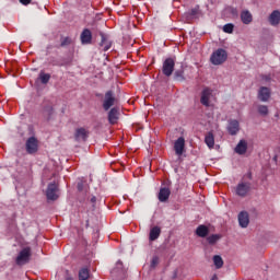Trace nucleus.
<instances>
[{
	"instance_id": "obj_13",
	"label": "nucleus",
	"mask_w": 280,
	"mask_h": 280,
	"mask_svg": "<svg viewBox=\"0 0 280 280\" xmlns=\"http://www.w3.org/2000/svg\"><path fill=\"white\" fill-rule=\"evenodd\" d=\"M174 151L177 156H183V152H185V138L179 137L174 143Z\"/></svg>"
},
{
	"instance_id": "obj_15",
	"label": "nucleus",
	"mask_w": 280,
	"mask_h": 280,
	"mask_svg": "<svg viewBox=\"0 0 280 280\" xmlns=\"http://www.w3.org/2000/svg\"><path fill=\"white\" fill-rule=\"evenodd\" d=\"M74 139L75 141H86L89 139V130L84 129V127L75 129Z\"/></svg>"
},
{
	"instance_id": "obj_1",
	"label": "nucleus",
	"mask_w": 280,
	"mask_h": 280,
	"mask_svg": "<svg viewBox=\"0 0 280 280\" xmlns=\"http://www.w3.org/2000/svg\"><path fill=\"white\" fill-rule=\"evenodd\" d=\"M226 60H229V52L223 48L214 50L210 56V62L211 65H214V67L224 65Z\"/></svg>"
},
{
	"instance_id": "obj_6",
	"label": "nucleus",
	"mask_w": 280,
	"mask_h": 280,
	"mask_svg": "<svg viewBox=\"0 0 280 280\" xmlns=\"http://www.w3.org/2000/svg\"><path fill=\"white\" fill-rule=\"evenodd\" d=\"M27 154H36L38 152V139L36 137H30L25 143Z\"/></svg>"
},
{
	"instance_id": "obj_35",
	"label": "nucleus",
	"mask_w": 280,
	"mask_h": 280,
	"mask_svg": "<svg viewBox=\"0 0 280 280\" xmlns=\"http://www.w3.org/2000/svg\"><path fill=\"white\" fill-rule=\"evenodd\" d=\"M20 3H22V5H30V3H32V0H20Z\"/></svg>"
},
{
	"instance_id": "obj_40",
	"label": "nucleus",
	"mask_w": 280,
	"mask_h": 280,
	"mask_svg": "<svg viewBox=\"0 0 280 280\" xmlns=\"http://www.w3.org/2000/svg\"><path fill=\"white\" fill-rule=\"evenodd\" d=\"M248 178H253V174L249 173V174H248Z\"/></svg>"
},
{
	"instance_id": "obj_27",
	"label": "nucleus",
	"mask_w": 280,
	"mask_h": 280,
	"mask_svg": "<svg viewBox=\"0 0 280 280\" xmlns=\"http://www.w3.org/2000/svg\"><path fill=\"white\" fill-rule=\"evenodd\" d=\"M213 264H214L217 270H220V268H222V266H224V260L222 259V256L214 255L213 256Z\"/></svg>"
},
{
	"instance_id": "obj_10",
	"label": "nucleus",
	"mask_w": 280,
	"mask_h": 280,
	"mask_svg": "<svg viewBox=\"0 0 280 280\" xmlns=\"http://www.w3.org/2000/svg\"><path fill=\"white\" fill-rule=\"evenodd\" d=\"M211 95H213V92L211 91V89L209 88H205L201 92V98L200 102L202 104V106H210V100H211Z\"/></svg>"
},
{
	"instance_id": "obj_12",
	"label": "nucleus",
	"mask_w": 280,
	"mask_h": 280,
	"mask_svg": "<svg viewBox=\"0 0 280 280\" xmlns=\"http://www.w3.org/2000/svg\"><path fill=\"white\" fill-rule=\"evenodd\" d=\"M198 16H200V5H196L195 8L184 13L186 21H194V19H198Z\"/></svg>"
},
{
	"instance_id": "obj_31",
	"label": "nucleus",
	"mask_w": 280,
	"mask_h": 280,
	"mask_svg": "<svg viewBox=\"0 0 280 280\" xmlns=\"http://www.w3.org/2000/svg\"><path fill=\"white\" fill-rule=\"evenodd\" d=\"M174 78L175 80H177V82H183L185 80V71L183 70L175 71Z\"/></svg>"
},
{
	"instance_id": "obj_32",
	"label": "nucleus",
	"mask_w": 280,
	"mask_h": 280,
	"mask_svg": "<svg viewBox=\"0 0 280 280\" xmlns=\"http://www.w3.org/2000/svg\"><path fill=\"white\" fill-rule=\"evenodd\" d=\"M234 25L229 23V24H225L223 26V32H225V34H233V30H234Z\"/></svg>"
},
{
	"instance_id": "obj_16",
	"label": "nucleus",
	"mask_w": 280,
	"mask_h": 280,
	"mask_svg": "<svg viewBox=\"0 0 280 280\" xmlns=\"http://www.w3.org/2000/svg\"><path fill=\"white\" fill-rule=\"evenodd\" d=\"M270 95H272V93L270 92L269 88L261 86L258 90V100L260 102H268V100H270Z\"/></svg>"
},
{
	"instance_id": "obj_34",
	"label": "nucleus",
	"mask_w": 280,
	"mask_h": 280,
	"mask_svg": "<svg viewBox=\"0 0 280 280\" xmlns=\"http://www.w3.org/2000/svg\"><path fill=\"white\" fill-rule=\"evenodd\" d=\"M70 44H71V37H65L63 39H61L60 47H67Z\"/></svg>"
},
{
	"instance_id": "obj_14",
	"label": "nucleus",
	"mask_w": 280,
	"mask_h": 280,
	"mask_svg": "<svg viewBox=\"0 0 280 280\" xmlns=\"http://www.w3.org/2000/svg\"><path fill=\"white\" fill-rule=\"evenodd\" d=\"M228 132L232 137H235V135H237V132H240V121H237L236 119L229 120Z\"/></svg>"
},
{
	"instance_id": "obj_9",
	"label": "nucleus",
	"mask_w": 280,
	"mask_h": 280,
	"mask_svg": "<svg viewBox=\"0 0 280 280\" xmlns=\"http://www.w3.org/2000/svg\"><path fill=\"white\" fill-rule=\"evenodd\" d=\"M81 45H91L93 43V33L89 28H84L80 35Z\"/></svg>"
},
{
	"instance_id": "obj_30",
	"label": "nucleus",
	"mask_w": 280,
	"mask_h": 280,
	"mask_svg": "<svg viewBox=\"0 0 280 280\" xmlns=\"http://www.w3.org/2000/svg\"><path fill=\"white\" fill-rule=\"evenodd\" d=\"M257 110H258L259 115H261V117H267V115L269 113L267 105H258Z\"/></svg>"
},
{
	"instance_id": "obj_3",
	"label": "nucleus",
	"mask_w": 280,
	"mask_h": 280,
	"mask_svg": "<svg viewBox=\"0 0 280 280\" xmlns=\"http://www.w3.org/2000/svg\"><path fill=\"white\" fill-rule=\"evenodd\" d=\"M115 102H117V98H115V92L112 90L107 91L103 100V109L110 110V108L115 106Z\"/></svg>"
},
{
	"instance_id": "obj_20",
	"label": "nucleus",
	"mask_w": 280,
	"mask_h": 280,
	"mask_svg": "<svg viewBox=\"0 0 280 280\" xmlns=\"http://www.w3.org/2000/svg\"><path fill=\"white\" fill-rule=\"evenodd\" d=\"M269 23L273 27H276V25H279V23H280V11L279 10H275L273 12H271V14L269 15Z\"/></svg>"
},
{
	"instance_id": "obj_24",
	"label": "nucleus",
	"mask_w": 280,
	"mask_h": 280,
	"mask_svg": "<svg viewBox=\"0 0 280 280\" xmlns=\"http://www.w3.org/2000/svg\"><path fill=\"white\" fill-rule=\"evenodd\" d=\"M102 40H101V47L103 49V51H108V49H110V47L113 46V44L110 42H108V39H106V36H104V34H101Z\"/></svg>"
},
{
	"instance_id": "obj_28",
	"label": "nucleus",
	"mask_w": 280,
	"mask_h": 280,
	"mask_svg": "<svg viewBox=\"0 0 280 280\" xmlns=\"http://www.w3.org/2000/svg\"><path fill=\"white\" fill-rule=\"evenodd\" d=\"M39 80H40L42 84H49V80H51V74L40 71Z\"/></svg>"
},
{
	"instance_id": "obj_11",
	"label": "nucleus",
	"mask_w": 280,
	"mask_h": 280,
	"mask_svg": "<svg viewBox=\"0 0 280 280\" xmlns=\"http://www.w3.org/2000/svg\"><path fill=\"white\" fill-rule=\"evenodd\" d=\"M238 224L241 229H247L248 224H250V217L248 215V212L241 211L238 213Z\"/></svg>"
},
{
	"instance_id": "obj_18",
	"label": "nucleus",
	"mask_w": 280,
	"mask_h": 280,
	"mask_svg": "<svg viewBox=\"0 0 280 280\" xmlns=\"http://www.w3.org/2000/svg\"><path fill=\"white\" fill-rule=\"evenodd\" d=\"M241 21L244 25H250L253 23V13L248 10H244L241 12Z\"/></svg>"
},
{
	"instance_id": "obj_2",
	"label": "nucleus",
	"mask_w": 280,
	"mask_h": 280,
	"mask_svg": "<svg viewBox=\"0 0 280 280\" xmlns=\"http://www.w3.org/2000/svg\"><path fill=\"white\" fill-rule=\"evenodd\" d=\"M46 197L47 200L56 201L58 198H60V189L58 188V184L50 183L48 184L47 190H46Z\"/></svg>"
},
{
	"instance_id": "obj_38",
	"label": "nucleus",
	"mask_w": 280,
	"mask_h": 280,
	"mask_svg": "<svg viewBox=\"0 0 280 280\" xmlns=\"http://www.w3.org/2000/svg\"><path fill=\"white\" fill-rule=\"evenodd\" d=\"M210 280H218V275L214 273Z\"/></svg>"
},
{
	"instance_id": "obj_25",
	"label": "nucleus",
	"mask_w": 280,
	"mask_h": 280,
	"mask_svg": "<svg viewBox=\"0 0 280 280\" xmlns=\"http://www.w3.org/2000/svg\"><path fill=\"white\" fill-rule=\"evenodd\" d=\"M205 143L210 148V150L215 145V138L213 137V133L209 132L205 138Z\"/></svg>"
},
{
	"instance_id": "obj_39",
	"label": "nucleus",
	"mask_w": 280,
	"mask_h": 280,
	"mask_svg": "<svg viewBox=\"0 0 280 280\" xmlns=\"http://www.w3.org/2000/svg\"><path fill=\"white\" fill-rule=\"evenodd\" d=\"M66 280H73V278L72 277H67Z\"/></svg>"
},
{
	"instance_id": "obj_36",
	"label": "nucleus",
	"mask_w": 280,
	"mask_h": 280,
	"mask_svg": "<svg viewBox=\"0 0 280 280\" xmlns=\"http://www.w3.org/2000/svg\"><path fill=\"white\" fill-rule=\"evenodd\" d=\"M77 187H78L79 191H82V189H84V184L79 183Z\"/></svg>"
},
{
	"instance_id": "obj_7",
	"label": "nucleus",
	"mask_w": 280,
	"mask_h": 280,
	"mask_svg": "<svg viewBox=\"0 0 280 280\" xmlns=\"http://www.w3.org/2000/svg\"><path fill=\"white\" fill-rule=\"evenodd\" d=\"M235 191L236 196H240L241 198H246V196H248V191H250V183L243 182L237 184Z\"/></svg>"
},
{
	"instance_id": "obj_23",
	"label": "nucleus",
	"mask_w": 280,
	"mask_h": 280,
	"mask_svg": "<svg viewBox=\"0 0 280 280\" xmlns=\"http://www.w3.org/2000/svg\"><path fill=\"white\" fill-rule=\"evenodd\" d=\"M42 113L44 117H46L47 119H51V115H54V106L51 104L44 105Z\"/></svg>"
},
{
	"instance_id": "obj_4",
	"label": "nucleus",
	"mask_w": 280,
	"mask_h": 280,
	"mask_svg": "<svg viewBox=\"0 0 280 280\" xmlns=\"http://www.w3.org/2000/svg\"><path fill=\"white\" fill-rule=\"evenodd\" d=\"M30 257H32V248L31 247H24L20 254L18 255L15 261L18 266H23L30 261Z\"/></svg>"
},
{
	"instance_id": "obj_26",
	"label": "nucleus",
	"mask_w": 280,
	"mask_h": 280,
	"mask_svg": "<svg viewBox=\"0 0 280 280\" xmlns=\"http://www.w3.org/2000/svg\"><path fill=\"white\" fill-rule=\"evenodd\" d=\"M220 240H222V236L220 234H212L207 237V242L208 244H210V246H213V244H218Z\"/></svg>"
},
{
	"instance_id": "obj_37",
	"label": "nucleus",
	"mask_w": 280,
	"mask_h": 280,
	"mask_svg": "<svg viewBox=\"0 0 280 280\" xmlns=\"http://www.w3.org/2000/svg\"><path fill=\"white\" fill-rule=\"evenodd\" d=\"M91 202H97V198L96 197H92L91 198Z\"/></svg>"
},
{
	"instance_id": "obj_17",
	"label": "nucleus",
	"mask_w": 280,
	"mask_h": 280,
	"mask_svg": "<svg viewBox=\"0 0 280 280\" xmlns=\"http://www.w3.org/2000/svg\"><path fill=\"white\" fill-rule=\"evenodd\" d=\"M170 196H172V190L167 187L160 188L158 198L160 202H167L170 200Z\"/></svg>"
},
{
	"instance_id": "obj_33",
	"label": "nucleus",
	"mask_w": 280,
	"mask_h": 280,
	"mask_svg": "<svg viewBox=\"0 0 280 280\" xmlns=\"http://www.w3.org/2000/svg\"><path fill=\"white\" fill-rule=\"evenodd\" d=\"M160 259L159 256H153L151 259L150 268L154 269L156 266H159Z\"/></svg>"
},
{
	"instance_id": "obj_8",
	"label": "nucleus",
	"mask_w": 280,
	"mask_h": 280,
	"mask_svg": "<svg viewBox=\"0 0 280 280\" xmlns=\"http://www.w3.org/2000/svg\"><path fill=\"white\" fill-rule=\"evenodd\" d=\"M119 115H120L119 107H113L109 109L107 114V119L110 126H115V124L119 121Z\"/></svg>"
},
{
	"instance_id": "obj_21",
	"label": "nucleus",
	"mask_w": 280,
	"mask_h": 280,
	"mask_svg": "<svg viewBox=\"0 0 280 280\" xmlns=\"http://www.w3.org/2000/svg\"><path fill=\"white\" fill-rule=\"evenodd\" d=\"M159 237H161V229L159 226H153L150 230L149 240L150 242H155V240H159Z\"/></svg>"
},
{
	"instance_id": "obj_29",
	"label": "nucleus",
	"mask_w": 280,
	"mask_h": 280,
	"mask_svg": "<svg viewBox=\"0 0 280 280\" xmlns=\"http://www.w3.org/2000/svg\"><path fill=\"white\" fill-rule=\"evenodd\" d=\"M90 272L88 268H82L79 271V280H89Z\"/></svg>"
},
{
	"instance_id": "obj_5",
	"label": "nucleus",
	"mask_w": 280,
	"mask_h": 280,
	"mask_svg": "<svg viewBox=\"0 0 280 280\" xmlns=\"http://www.w3.org/2000/svg\"><path fill=\"white\" fill-rule=\"evenodd\" d=\"M174 67H176V61L172 58H166L162 66V72L166 78H170L174 73Z\"/></svg>"
},
{
	"instance_id": "obj_19",
	"label": "nucleus",
	"mask_w": 280,
	"mask_h": 280,
	"mask_svg": "<svg viewBox=\"0 0 280 280\" xmlns=\"http://www.w3.org/2000/svg\"><path fill=\"white\" fill-rule=\"evenodd\" d=\"M248 150V142H246V140H240V142L237 143V145L234 149V152L236 154H244L246 151Z\"/></svg>"
},
{
	"instance_id": "obj_22",
	"label": "nucleus",
	"mask_w": 280,
	"mask_h": 280,
	"mask_svg": "<svg viewBox=\"0 0 280 280\" xmlns=\"http://www.w3.org/2000/svg\"><path fill=\"white\" fill-rule=\"evenodd\" d=\"M197 237H207L209 235V228L205 224L198 225L196 229Z\"/></svg>"
}]
</instances>
